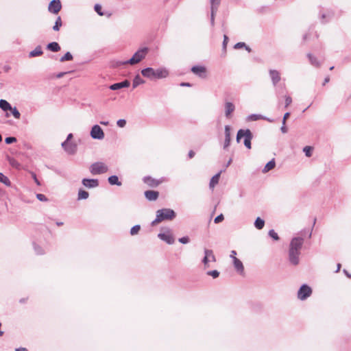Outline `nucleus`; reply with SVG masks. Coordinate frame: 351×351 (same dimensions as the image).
<instances>
[{
    "label": "nucleus",
    "instance_id": "a18cd8bd",
    "mask_svg": "<svg viewBox=\"0 0 351 351\" xmlns=\"http://www.w3.org/2000/svg\"><path fill=\"white\" fill-rule=\"evenodd\" d=\"M207 275L212 276L213 278L219 277V272L217 270L208 271Z\"/></svg>",
    "mask_w": 351,
    "mask_h": 351
},
{
    "label": "nucleus",
    "instance_id": "39448f33",
    "mask_svg": "<svg viewBox=\"0 0 351 351\" xmlns=\"http://www.w3.org/2000/svg\"><path fill=\"white\" fill-rule=\"evenodd\" d=\"M108 171V166L102 162H96L90 166V172L93 175L103 174L106 173Z\"/></svg>",
    "mask_w": 351,
    "mask_h": 351
},
{
    "label": "nucleus",
    "instance_id": "69168bd1",
    "mask_svg": "<svg viewBox=\"0 0 351 351\" xmlns=\"http://www.w3.org/2000/svg\"><path fill=\"white\" fill-rule=\"evenodd\" d=\"M330 81V77H326L325 79H324V83H323V86H324L326 83H328V82Z\"/></svg>",
    "mask_w": 351,
    "mask_h": 351
},
{
    "label": "nucleus",
    "instance_id": "6e6d98bb",
    "mask_svg": "<svg viewBox=\"0 0 351 351\" xmlns=\"http://www.w3.org/2000/svg\"><path fill=\"white\" fill-rule=\"evenodd\" d=\"M292 102V99L289 96L285 97V108L288 107Z\"/></svg>",
    "mask_w": 351,
    "mask_h": 351
},
{
    "label": "nucleus",
    "instance_id": "a211bd4d",
    "mask_svg": "<svg viewBox=\"0 0 351 351\" xmlns=\"http://www.w3.org/2000/svg\"><path fill=\"white\" fill-rule=\"evenodd\" d=\"M130 85V82L128 80H125L123 82L113 84L109 86V88L112 90H119L123 88H128Z\"/></svg>",
    "mask_w": 351,
    "mask_h": 351
},
{
    "label": "nucleus",
    "instance_id": "412c9836",
    "mask_svg": "<svg viewBox=\"0 0 351 351\" xmlns=\"http://www.w3.org/2000/svg\"><path fill=\"white\" fill-rule=\"evenodd\" d=\"M145 196L146 199L149 201H155L158 199L159 196V193L156 191H146L145 192Z\"/></svg>",
    "mask_w": 351,
    "mask_h": 351
},
{
    "label": "nucleus",
    "instance_id": "4be33fe9",
    "mask_svg": "<svg viewBox=\"0 0 351 351\" xmlns=\"http://www.w3.org/2000/svg\"><path fill=\"white\" fill-rule=\"evenodd\" d=\"M233 263H234V268L236 269L237 272L239 273L240 274H243L244 267H243L242 262L237 258L234 257Z\"/></svg>",
    "mask_w": 351,
    "mask_h": 351
},
{
    "label": "nucleus",
    "instance_id": "4468645a",
    "mask_svg": "<svg viewBox=\"0 0 351 351\" xmlns=\"http://www.w3.org/2000/svg\"><path fill=\"white\" fill-rule=\"evenodd\" d=\"M62 147L66 153L71 155L74 154L77 151V145L73 143L64 141L62 143Z\"/></svg>",
    "mask_w": 351,
    "mask_h": 351
},
{
    "label": "nucleus",
    "instance_id": "7ed1b4c3",
    "mask_svg": "<svg viewBox=\"0 0 351 351\" xmlns=\"http://www.w3.org/2000/svg\"><path fill=\"white\" fill-rule=\"evenodd\" d=\"M242 138H244L245 146L247 149H251V147H251V141L253 138V135L249 129H246V130L240 129L237 132V138H236L237 142L239 143L240 140Z\"/></svg>",
    "mask_w": 351,
    "mask_h": 351
},
{
    "label": "nucleus",
    "instance_id": "09e8293b",
    "mask_svg": "<svg viewBox=\"0 0 351 351\" xmlns=\"http://www.w3.org/2000/svg\"><path fill=\"white\" fill-rule=\"evenodd\" d=\"M16 141V138L14 136H9L5 138V142L6 144H11Z\"/></svg>",
    "mask_w": 351,
    "mask_h": 351
},
{
    "label": "nucleus",
    "instance_id": "ddd939ff",
    "mask_svg": "<svg viewBox=\"0 0 351 351\" xmlns=\"http://www.w3.org/2000/svg\"><path fill=\"white\" fill-rule=\"evenodd\" d=\"M62 8V4L60 0H52L48 6V10L53 14H58Z\"/></svg>",
    "mask_w": 351,
    "mask_h": 351
},
{
    "label": "nucleus",
    "instance_id": "f8f14e48",
    "mask_svg": "<svg viewBox=\"0 0 351 351\" xmlns=\"http://www.w3.org/2000/svg\"><path fill=\"white\" fill-rule=\"evenodd\" d=\"M288 254L289 263L294 266L298 265L300 263V252L289 248Z\"/></svg>",
    "mask_w": 351,
    "mask_h": 351
},
{
    "label": "nucleus",
    "instance_id": "e433bc0d",
    "mask_svg": "<svg viewBox=\"0 0 351 351\" xmlns=\"http://www.w3.org/2000/svg\"><path fill=\"white\" fill-rule=\"evenodd\" d=\"M89 196L87 191L80 189L78 192V199H86Z\"/></svg>",
    "mask_w": 351,
    "mask_h": 351
},
{
    "label": "nucleus",
    "instance_id": "4d7b16f0",
    "mask_svg": "<svg viewBox=\"0 0 351 351\" xmlns=\"http://www.w3.org/2000/svg\"><path fill=\"white\" fill-rule=\"evenodd\" d=\"M32 178H33L34 180V181H35V182L36 183V184H37L38 186H40V182H39V180L37 179L36 175L34 172H32Z\"/></svg>",
    "mask_w": 351,
    "mask_h": 351
},
{
    "label": "nucleus",
    "instance_id": "bf43d9fd",
    "mask_svg": "<svg viewBox=\"0 0 351 351\" xmlns=\"http://www.w3.org/2000/svg\"><path fill=\"white\" fill-rule=\"evenodd\" d=\"M189 158H192L195 156V152L193 150H190L188 154Z\"/></svg>",
    "mask_w": 351,
    "mask_h": 351
},
{
    "label": "nucleus",
    "instance_id": "6e6552de",
    "mask_svg": "<svg viewBox=\"0 0 351 351\" xmlns=\"http://www.w3.org/2000/svg\"><path fill=\"white\" fill-rule=\"evenodd\" d=\"M304 243V239L302 237H293L289 244V247L291 250L300 252Z\"/></svg>",
    "mask_w": 351,
    "mask_h": 351
},
{
    "label": "nucleus",
    "instance_id": "052dcab7",
    "mask_svg": "<svg viewBox=\"0 0 351 351\" xmlns=\"http://www.w3.org/2000/svg\"><path fill=\"white\" fill-rule=\"evenodd\" d=\"M181 86L191 87L192 85L189 82H182L180 84Z\"/></svg>",
    "mask_w": 351,
    "mask_h": 351
},
{
    "label": "nucleus",
    "instance_id": "2eb2a0df",
    "mask_svg": "<svg viewBox=\"0 0 351 351\" xmlns=\"http://www.w3.org/2000/svg\"><path fill=\"white\" fill-rule=\"evenodd\" d=\"M191 71L201 78L206 77V69L203 66H193L191 67Z\"/></svg>",
    "mask_w": 351,
    "mask_h": 351
},
{
    "label": "nucleus",
    "instance_id": "f03ea898",
    "mask_svg": "<svg viewBox=\"0 0 351 351\" xmlns=\"http://www.w3.org/2000/svg\"><path fill=\"white\" fill-rule=\"evenodd\" d=\"M176 217V213L171 208H162L156 211V217L151 223L152 226H156L165 220H173Z\"/></svg>",
    "mask_w": 351,
    "mask_h": 351
},
{
    "label": "nucleus",
    "instance_id": "dca6fc26",
    "mask_svg": "<svg viewBox=\"0 0 351 351\" xmlns=\"http://www.w3.org/2000/svg\"><path fill=\"white\" fill-rule=\"evenodd\" d=\"M269 74L271 80L272 84L276 86L281 80L280 72L275 69H270L269 71Z\"/></svg>",
    "mask_w": 351,
    "mask_h": 351
},
{
    "label": "nucleus",
    "instance_id": "bb28decb",
    "mask_svg": "<svg viewBox=\"0 0 351 351\" xmlns=\"http://www.w3.org/2000/svg\"><path fill=\"white\" fill-rule=\"evenodd\" d=\"M259 119H265V120H267L269 122H272L273 121V120H271L270 119L265 118L263 116H262L261 114H252L249 115L248 117H247V120L248 121H257V120H259Z\"/></svg>",
    "mask_w": 351,
    "mask_h": 351
},
{
    "label": "nucleus",
    "instance_id": "3c124183",
    "mask_svg": "<svg viewBox=\"0 0 351 351\" xmlns=\"http://www.w3.org/2000/svg\"><path fill=\"white\" fill-rule=\"evenodd\" d=\"M244 47H246V45L245 43H243V42H239V43H237V44L234 45V48L235 49H241Z\"/></svg>",
    "mask_w": 351,
    "mask_h": 351
},
{
    "label": "nucleus",
    "instance_id": "c756f323",
    "mask_svg": "<svg viewBox=\"0 0 351 351\" xmlns=\"http://www.w3.org/2000/svg\"><path fill=\"white\" fill-rule=\"evenodd\" d=\"M108 181L111 185L121 186V182L119 180L117 176H111L108 178Z\"/></svg>",
    "mask_w": 351,
    "mask_h": 351
},
{
    "label": "nucleus",
    "instance_id": "338daca9",
    "mask_svg": "<svg viewBox=\"0 0 351 351\" xmlns=\"http://www.w3.org/2000/svg\"><path fill=\"white\" fill-rule=\"evenodd\" d=\"M237 254V252L236 251L234 250H232L231 252V254H230V257L234 259V257H235V255Z\"/></svg>",
    "mask_w": 351,
    "mask_h": 351
},
{
    "label": "nucleus",
    "instance_id": "4c0bfd02",
    "mask_svg": "<svg viewBox=\"0 0 351 351\" xmlns=\"http://www.w3.org/2000/svg\"><path fill=\"white\" fill-rule=\"evenodd\" d=\"M73 56L70 52H66L63 56H62L60 59V61L61 62H65V61H70L73 60Z\"/></svg>",
    "mask_w": 351,
    "mask_h": 351
},
{
    "label": "nucleus",
    "instance_id": "5701e85b",
    "mask_svg": "<svg viewBox=\"0 0 351 351\" xmlns=\"http://www.w3.org/2000/svg\"><path fill=\"white\" fill-rule=\"evenodd\" d=\"M222 172H223V170H221L219 173H217V174H215V176H213L212 177V178L210 179V183H209L210 189H214L215 185L218 184L219 178H220V175Z\"/></svg>",
    "mask_w": 351,
    "mask_h": 351
},
{
    "label": "nucleus",
    "instance_id": "cd10ccee",
    "mask_svg": "<svg viewBox=\"0 0 351 351\" xmlns=\"http://www.w3.org/2000/svg\"><path fill=\"white\" fill-rule=\"evenodd\" d=\"M276 166V162L275 160L273 158L270 161H269L265 166L264 167L263 169V173H267L270 170L273 169Z\"/></svg>",
    "mask_w": 351,
    "mask_h": 351
},
{
    "label": "nucleus",
    "instance_id": "c85d7f7f",
    "mask_svg": "<svg viewBox=\"0 0 351 351\" xmlns=\"http://www.w3.org/2000/svg\"><path fill=\"white\" fill-rule=\"evenodd\" d=\"M0 108L3 111L7 112L11 109V105L8 101L1 99H0Z\"/></svg>",
    "mask_w": 351,
    "mask_h": 351
},
{
    "label": "nucleus",
    "instance_id": "473e14b6",
    "mask_svg": "<svg viewBox=\"0 0 351 351\" xmlns=\"http://www.w3.org/2000/svg\"><path fill=\"white\" fill-rule=\"evenodd\" d=\"M218 8L210 6V25L212 27L215 25V17L217 12Z\"/></svg>",
    "mask_w": 351,
    "mask_h": 351
},
{
    "label": "nucleus",
    "instance_id": "864d4df0",
    "mask_svg": "<svg viewBox=\"0 0 351 351\" xmlns=\"http://www.w3.org/2000/svg\"><path fill=\"white\" fill-rule=\"evenodd\" d=\"M179 242L182 244H186L189 242V237H183L178 239Z\"/></svg>",
    "mask_w": 351,
    "mask_h": 351
},
{
    "label": "nucleus",
    "instance_id": "6ab92c4d",
    "mask_svg": "<svg viewBox=\"0 0 351 351\" xmlns=\"http://www.w3.org/2000/svg\"><path fill=\"white\" fill-rule=\"evenodd\" d=\"M82 184L87 188H95L99 186V180L97 179L84 178L82 181Z\"/></svg>",
    "mask_w": 351,
    "mask_h": 351
},
{
    "label": "nucleus",
    "instance_id": "8fccbe9b",
    "mask_svg": "<svg viewBox=\"0 0 351 351\" xmlns=\"http://www.w3.org/2000/svg\"><path fill=\"white\" fill-rule=\"evenodd\" d=\"M223 219H224V217H223V214H220L215 218L214 222L215 223H218L221 222Z\"/></svg>",
    "mask_w": 351,
    "mask_h": 351
},
{
    "label": "nucleus",
    "instance_id": "58836bf2",
    "mask_svg": "<svg viewBox=\"0 0 351 351\" xmlns=\"http://www.w3.org/2000/svg\"><path fill=\"white\" fill-rule=\"evenodd\" d=\"M9 110L11 112V113L12 114L13 117L15 119H20L21 113L19 112V111L17 110V108L16 107H12L11 106V109H10Z\"/></svg>",
    "mask_w": 351,
    "mask_h": 351
},
{
    "label": "nucleus",
    "instance_id": "a878e982",
    "mask_svg": "<svg viewBox=\"0 0 351 351\" xmlns=\"http://www.w3.org/2000/svg\"><path fill=\"white\" fill-rule=\"evenodd\" d=\"M43 53L42 47L40 45L37 46L34 50L29 52V57L34 58L41 56Z\"/></svg>",
    "mask_w": 351,
    "mask_h": 351
},
{
    "label": "nucleus",
    "instance_id": "603ef678",
    "mask_svg": "<svg viewBox=\"0 0 351 351\" xmlns=\"http://www.w3.org/2000/svg\"><path fill=\"white\" fill-rule=\"evenodd\" d=\"M117 124L120 128H124L126 125V121L125 119H119Z\"/></svg>",
    "mask_w": 351,
    "mask_h": 351
},
{
    "label": "nucleus",
    "instance_id": "c9c22d12",
    "mask_svg": "<svg viewBox=\"0 0 351 351\" xmlns=\"http://www.w3.org/2000/svg\"><path fill=\"white\" fill-rule=\"evenodd\" d=\"M62 25V19L60 16H58L56 21L55 22V25L53 26L52 29L55 32H58L60 30V28Z\"/></svg>",
    "mask_w": 351,
    "mask_h": 351
},
{
    "label": "nucleus",
    "instance_id": "a19ab883",
    "mask_svg": "<svg viewBox=\"0 0 351 351\" xmlns=\"http://www.w3.org/2000/svg\"><path fill=\"white\" fill-rule=\"evenodd\" d=\"M94 10L99 16H104L106 14L105 12L101 11V5L100 4H95Z\"/></svg>",
    "mask_w": 351,
    "mask_h": 351
},
{
    "label": "nucleus",
    "instance_id": "de8ad7c7",
    "mask_svg": "<svg viewBox=\"0 0 351 351\" xmlns=\"http://www.w3.org/2000/svg\"><path fill=\"white\" fill-rule=\"evenodd\" d=\"M210 6L218 8L221 3V0H210Z\"/></svg>",
    "mask_w": 351,
    "mask_h": 351
},
{
    "label": "nucleus",
    "instance_id": "9d476101",
    "mask_svg": "<svg viewBox=\"0 0 351 351\" xmlns=\"http://www.w3.org/2000/svg\"><path fill=\"white\" fill-rule=\"evenodd\" d=\"M210 262H216L215 256L212 250L204 249V257L202 259L204 267H208Z\"/></svg>",
    "mask_w": 351,
    "mask_h": 351
},
{
    "label": "nucleus",
    "instance_id": "f257e3e1",
    "mask_svg": "<svg viewBox=\"0 0 351 351\" xmlns=\"http://www.w3.org/2000/svg\"><path fill=\"white\" fill-rule=\"evenodd\" d=\"M141 74L150 80L162 79L168 76L169 72L165 68L154 69L152 67H147L141 71Z\"/></svg>",
    "mask_w": 351,
    "mask_h": 351
},
{
    "label": "nucleus",
    "instance_id": "5fc2aeb1",
    "mask_svg": "<svg viewBox=\"0 0 351 351\" xmlns=\"http://www.w3.org/2000/svg\"><path fill=\"white\" fill-rule=\"evenodd\" d=\"M36 197L38 200L42 201V202H45L47 200V198L43 194L38 193L36 195Z\"/></svg>",
    "mask_w": 351,
    "mask_h": 351
},
{
    "label": "nucleus",
    "instance_id": "774afa93",
    "mask_svg": "<svg viewBox=\"0 0 351 351\" xmlns=\"http://www.w3.org/2000/svg\"><path fill=\"white\" fill-rule=\"evenodd\" d=\"M289 116H290V113H289V112H286V113L284 114L283 118H284L285 119H286V120H287V119L289 118Z\"/></svg>",
    "mask_w": 351,
    "mask_h": 351
},
{
    "label": "nucleus",
    "instance_id": "79ce46f5",
    "mask_svg": "<svg viewBox=\"0 0 351 351\" xmlns=\"http://www.w3.org/2000/svg\"><path fill=\"white\" fill-rule=\"evenodd\" d=\"M228 40H229V38H228V36L226 34H224L223 35V43H222V49L225 53L226 52V47H227Z\"/></svg>",
    "mask_w": 351,
    "mask_h": 351
},
{
    "label": "nucleus",
    "instance_id": "f704fd0d",
    "mask_svg": "<svg viewBox=\"0 0 351 351\" xmlns=\"http://www.w3.org/2000/svg\"><path fill=\"white\" fill-rule=\"evenodd\" d=\"M265 226V221L262 219L261 217H257L254 221V226L258 230H261Z\"/></svg>",
    "mask_w": 351,
    "mask_h": 351
},
{
    "label": "nucleus",
    "instance_id": "49530a36",
    "mask_svg": "<svg viewBox=\"0 0 351 351\" xmlns=\"http://www.w3.org/2000/svg\"><path fill=\"white\" fill-rule=\"evenodd\" d=\"M34 250L37 254H44V250L42 249L41 247L34 244Z\"/></svg>",
    "mask_w": 351,
    "mask_h": 351
},
{
    "label": "nucleus",
    "instance_id": "0eeeda50",
    "mask_svg": "<svg viewBox=\"0 0 351 351\" xmlns=\"http://www.w3.org/2000/svg\"><path fill=\"white\" fill-rule=\"evenodd\" d=\"M312 294V289L307 285H302L298 291V298L300 300H305Z\"/></svg>",
    "mask_w": 351,
    "mask_h": 351
},
{
    "label": "nucleus",
    "instance_id": "c03bdc74",
    "mask_svg": "<svg viewBox=\"0 0 351 351\" xmlns=\"http://www.w3.org/2000/svg\"><path fill=\"white\" fill-rule=\"evenodd\" d=\"M312 150H313V149L310 146H306L303 149V152L305 153V155L307 157H311V155H312Z\"/></svg>",
    "mask_w": 351,
    "mask_h": 351
},
{
    "label": "nucleus",
    "instance_id": "393cba45",
    "mask_svg": "<svg viewBox=\"0 0 351 351\" xmlns=\"http://www.w3.org/2000/svg\"><path fill=\"white\" fill-rule=\"evenodd\" d=\"M46 48H47V50L51 51L52 52H58L61 49L60 45L58 43H56V42L49 43L47 45Z\"/></svg>",
    "mask_w": 351,
    "mask_h": 351
},
{
    "label": "nucleus",
    "instance_id": "20e7f679",
    "mask_svg": "<svg viewBox=\"0 0 351 351\" xmlns=\"http://www.w3.org/2000/svg\"><path fill=\"white\" fill-rule=\"evenodd\" d=\"M147 51V47L140 49L133 55V56L130 60L121 62L120 64H130L133 65L137 64L145 58Z\"/></svg>",
    "mask_w": 351,
    "mask_h": 351
},
{
    "label": "nucleus",
    "instance_id": "f3484780",
    "mask_svg": "<svg viewBox=\"0 0 351 351\" xmlns=\"http://www.w3.org/2000/svg\"><path fill=\"white\" fill-rule=\"evenodd\" d=\"M230 130L231 128L230 125H226L224 128L225 140L223 145V149H227L230 145Z\"/></svg>",
    "mask_w": 351,
    "mask_h": 351
},
{
    "label": "nucleus",
    "instance_id": "9b49d317",
    "mask_svg": "<svg viewBox=\"0 0 351 351\" xmlns=\"http://www.w3.org/2000/svg\"><path fill=\"white\" fill-rule=\"evenodd\" d=\"M158 237L168 244H173L175 241L174 237L171 233L169 228L166 229V232H160L158 234Z\"/></svg>",
    "mask_w": 351,
    "mask_h": 351
},
{
    "label": "nucleus",
    "instance_id": "680f3d73",
    "mask_svg": "<svg viewBox=\"0 0 351 351\" xmlns=\"http://www.w3.org/2000/svg\"><path fill=\"white\" fill-rule=\"evenodd\" d=\"M66 73V72H61V73H59L58 75H57V77L58 78H61Z\"/></svg>",
    "mask_w": 351,
    "mask_h": 351
},
{
    "label": "nucleus",
    "instance_id": "13d9d810",
    "mask_svg": "<svg viewBox=\"0 0 351 351\" xmlns=\"http://www.w3.org/2000/svg\"><path fill=\"white\" fill-rule=\"evenodd\" d=\"M280 130L282 133L285 134L287 132V128L285 125H282V127L280 128Z\"/></svg>",
    "mask_w": 351,
    "mask_h": 351
},
{
    "label": "nucleus",
    "instance_id": "ea45409f",
    "mask_svg": "<svg viewBox=\"0 0 351 351\" xmlns=\"http://www.w3.org/2000/svg\"><path fill=\"white\" fill-rule=\"evenodd\" d=\"M140 230H141V226L135 225L130 229V234L132 236L136 235L138 233Z\"/></svg>",
    "mask_w": 351,
    "mask_h": 351
},
{
    "label": "nucleus",
    "instance_id": "0e129e2a",
    "mask_svg": "<svg viewBox=\"0 0 351 351\" xmlns=\"http://www.w3.org/2000/svg\"><path fill=\"white\" fill-rule=\"evenodd\" d=\"M16 351H28L25 348H19L16 349Z\"/></svg>",
    "mask_w": 351,
    "mask_h": 351
},
{
    "label": "nucleus",
    "instance_id": "423d86ee",
    "mask_svg": "<svg viewBox=\"0 0 351 351\" xmlns=\"http://www.w3.org/2000/svg\"><path fill=\"white\" fill-rule=\"evenodd\" d=\"M334 16V13L332 10L320 9L318 14V18L322 24H326L331 21Z\"/></svg>",
    "mask_w": 351,
    "mask_h": 351
},
{
    "label": "nucleus",
    "instance_id": "72a5a7b5",
    "mask_svg": "<svg viewBox=\"0 0 351 351\" xmlns=\"http://www.w3.org/2000/svg\"><path fill=\"white\" fill-rule=\"evenodd\" d=\"M0 182L3 183L6 186H11V182L10 179L1 172H0Z\"/></svg>",
    "mask_w": 351,
    "mask_h": 351
},
{
    "label": "nucleus",
    "instance_id": "37998d69",
    "mask_svg": "<svg viewBox=\"0 0 351 351\" xmlns=\"http://www.w3.org/2000/svg\"><path fill=\"white\" fill-rule=\"evenodd\" d=\"M268 234L275 241H278L280 239L278 234L274 230H270L268 232Z\"/></svg>",
    "mask_w": 351,
    "mask_h": 351
},
{
    "label": "nucleus",
    "instance_id": "7c9ffc66",
    "mask_svg": "<svg viewBox=\"0 0 351 351\" xmlns=\"http://www.w3.org/2000/svg\"><path fill=\"white\" fill-rule=\"evenodd\" d=\"M145 83V80H143L141 76L137 74L134 80H133V84H132V86H133V88H136L138 85L140 84H143Z\"/></svg>",
    "mask_w": 351,
    "mask_h": 351
},
{
    "label": "nucleus",
    "instance_id": "1a4fd4ad",
    "mask_svg": "<svg viewBox=\"0 0 351 351\" xmlns=\"http://www.w3.org/2000/svg\"><path fill=\"white\" fill-rule=\"evenodd\" d=\"M90 136L93 139L101 140L104 138V132L99 125H95L90 130Z\"/></svg>",
    "mask_w": 351,
    "mask_h": 351
},
{
    "label": "nucleus",
    "instance_id": "aec40b11",
    "mask_svg": "<svg viewBox=\"0 0 351 351\" xmlns=\"http://www.w3.org/2000/svg\"><path fill=\"white\" fill-rule=\"evenodd\" d=\"M235 106L230 101H227L225 103V116L227 118H230L231 114L234 111Z\"/></svg>",
    "mask_w": 351,
    "mask_h": 351
},
{
    "label": "nucleus",
    "instance_id": "2f4dec72",
    "mask_svg": "<svg viewBox=\"0 0 351 351\" xmlns=\"http://www.w3.org/2000/svg\"><path fill=\"white\" fill-rule=\"evenodd\" d=\"M307 57L308 58V60L312 65L316 67H319L320 66L319 62L317 60V58L313 56L311 53L307 54Z\"/></svg>",
    "mask_w": 351,
    "mask_h": 351
},
{
    "label": "nucleus",
    "instance_id": "e2e57ef3",
    "mask_svg": "<svg viewBox=\"0 0 351 351\" xmlns=\"http://www.w3.org/2000/svg\"><path fill=\"white\" fill-rule=\"evenodd\" d=\"M73 138V134H69L68 136H67V138L64 141H67V142H69L70 140Z\"/></svg>",
    "mask_w": 351,
    "mask_h": 351
},
{
    "label": "nucleus",
    "instance_id": "b1692460",
    "mask_svg": "<svg viewBox=\"0 0 351 351\" xmlns=\"http://www.w3.org/2000/svg\"><path fill=\"white\" fill-rule=\"evenodd\" d=\"M143 181L145 183H146L147 184L152 187L157 186L160 184L158 181L154 180L150 176L144 177Z\"/></svg>",
    "mask_w": 351,
    "mask_h": 351
}]
</instances>
